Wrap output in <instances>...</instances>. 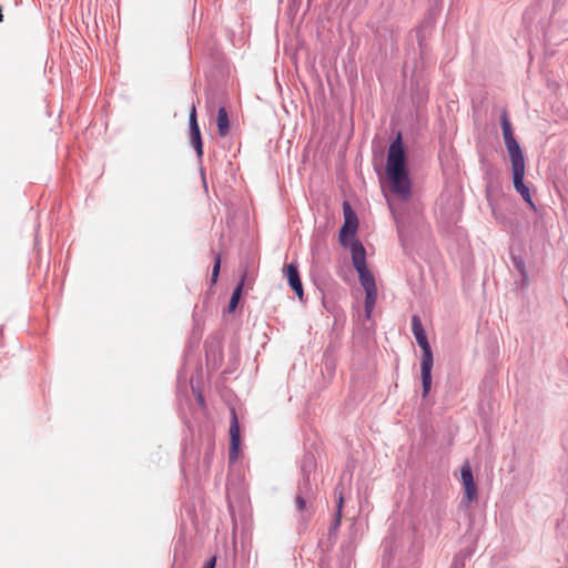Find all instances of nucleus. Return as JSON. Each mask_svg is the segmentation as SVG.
I'll return each mask as SVG.
<instances>
[{"label":"nucleus","instance_id":"f257e3e1","mask_svg":"<svg viewBox=\"0 0 568 568\" xmlns=\"http://www.w3.org/2000/svg\"><path fill=\"white\" fill-rule=\"evenodd\" d=\"M386 173L392 191L403 200H407L410 196V181L405 169V151L400 134L389 145Z\"/></svg>","mask_w":568,"mask_h":568},{"label":"nucleus","instance_id":"f03ea898","mask_svg":"<svg viewBox=\"0 0 568 568\" xmlns=\"http://www.w3.org/2000/svg\"><path fill=\"white\" fill-rule=\"evenodd\" d=\"M412 331L418 346L422 348L420 377L423 385V397H426L432 388V368L434 364L433 353L426 333L418 315L412 317Z\"/></svg>","mask_w":568,"mask_h":568},{"label":"nucleus","instance_id":"7ed1b4c3","mask_svg":"<svg viewBox=\"0 0 568 568\" xmlns=\"http://www.w3.org/2000/svg\"><path fill=\"white\" fill-rule=\"evenodd\" d=\"M513 172V183L515 190L521 195L524 201L532 209L536 210L535 203L531 199L528 186L524 183L526 164L525 158L510 161Z\"/></svg>","mask_w":568,"mask_h":568},{"label":"nucleus","instance_id":"20e7f679","mask_svg":"<svg viewBox=\"0 0 568 568\" xmlns=\"http://www.w3.org/2000/svg\"><path fill=\"white\" fill-rule=\"evenodd\" d=\"M500 125L503 131V138L505 141L506 149L508 151L510 161L524 158L521 148L516 141L511 128V123L508 119L507 111L504 110L500 114Z\"/></svg>","mask_w":568,"mask_h":568},{"label":"nucleus","instance_id":"39448f33","mask_svg":"<svg viewBox=\"0 0 568 568\" xmlns=\"http://www.w3.org/2000/svg\"><path fill=\"white\" fill-rule=\"evenodd\" d=\"M343 210L344 224L339 230V241L343 246H347L349 243L348 237L351 241H355L354 236L358 227V220L347 202L344 203Z\"/></svg>","mask_w":568,"mask_h":568},{"label":"nucleus","instance_id":"423d86ee","mask_svg":"<svg viewBox=\"0 0 568 568\" xmlns=\"http://www.w3.org/2000/svg\"><path fill=\"white\" fill-rule=\"evenodd\" d=\"M229 460L235 463L240 456L241 433L235 409L231 410Z\"/></svg>","mask_w":568,"mask_h":568},{"label":"nucleus","instance_id":"0eeeda50","mask_svg":"<svg viewBox=\"0 0 568 568\" xmlns=\"http://www.w3.org/2000/svg\"><path fill=\"white\" fill-rule=\"evenodd\" d=\"M189 123L191 143L195 149L197 156L201 158L203 154V143L201 138V131L197 124L195 105H193L190 111Z\"/></svg>","mask_w":568,"mask_h":568},{"label":"nucleus","instance_id":"6e6552de","mask_svg":"<svg viewBox=\"0 0 568 568\" xmlns=\"http://www.w3.org/2000/svg\"><path fill=\"white\" fill-rule=\"evenodd\" d=\"M462 481L465 489V498L468 503L477 498V486L474 481L473 471L468 463H465L460 469Z\"/></svg>","mask_w":568,"mask_h":568},{"label":"nucleus","instance_id":"1a4fd4ad","mask_svg":"<svg viewBox=\"0 0 568 568\" xmlns=\"http://www.w3.org/2000/svg\"><path fill=\"white\" fill-rule=\"evenodd\" d=\"M285 274L287 277V282L294 293L297 295L300 300H302L304 295L302 281L297 271V266L295 264H287L285 266Z\"/></svg>","mask_w":568,"mask_h":568},{"label":"nucleus","instance_id":"9d476101","mask_svg":"<svg viewBox=\"0 0 568 568\" xmlns=\"http://www.w3.org/2000/svg\"><path fill=\"white\" fill-rule=\"evenodd\" d=\"M347 246L351 248L352 261L355 270L357 271L367 267L366 251L363 244L358 241H351Z\"/></svg>","mask_w":568,"mask_h":568},{"label":"nucleus","instance_id":"9b49d317","mask_svg":"<svg viewBox=\"0 0 568 568\" xmlns=\"http://www.w3.org/2000/svg\"><path fill=\"white\" fill-rule=\"evenodd\" d=\"M216 124H217V132L219 135L224 138L229 135L231 131L230 120L226 112V109L224 106L219 108L217 115H216Z\"/></svg>","mask_w":568,"mask_h":568},{"label":"nucleus","instance_id":"f8f14e48","mask_svg":"<svg viewBox=\"0 0 568 568\" xmlns=\"http://www.w3.org/2000/svg\"><path fill=\"white\" fill-rule=\"evenodd\" d=\"M357 273H358L361 285L363 286L364 291L377 288L376 284H375L374 276L372 275V273L369 272V270L367 267L357 270Z\"/></svg>","mask_w":568,"mask_h":568},{"label":"nucleus","instance_id":"ddd939ff","mask_svg":"<svg viewBox=\"0 0 568 568\" xmlns=\"http://www.w3.org/2000/svg\"><path fill=\"white\" fill-rule=\"evenodd\" d=\"M245 277H246V273H244L242 275V278H241L240 283L237 284V286L234 288V291L232 293V296H231V300H230V303H229V312L230 313L234 312L235 308L237 307L239 301H240L241 295H242Z\"/></svg>","mask_w":568,"mask_h":568},{"label":"nucleus","instance_id":"4468645a","mask_svg":"<svg viewBox=\"0 0 568 568\" xmlns=\"http://www.w3.org/2000/svg\"><path fill=\"white\" fill-rule=\"evenodd\" d=\"M377 300V288L365 291V313L366 317L369 318L374 311L375 303Z\"/></svg>","mask_w":568,"mask_h":568},{"label":"nucleus","instance_id":"2eb2a0df","mask_svg":"<svg viewBox=\"0 0 568 568\" xmlns=\"http://www.w3.org/2000/svg\"><path fill=\"white\" fill-rule=\"evenodd\" d=\"M220 267H221V256L217 254L215 256V263H214V266L212 270V283H216L217 276L220 273Z\"/></svg>","mask_w":568,"mask_h":568},{"label":"nucleus","instance_id":"dca6fc26","mask_svg":"<svg viewBox=\"0 0 568 568\" xmlns=\"http://www.w3.org/2000/svg\"><path fill=\"white\" fill-rule=\"evenodd\" d=\"M342 506H343V497L339 496L338 498V503H337V514H336V518H335V524H334V528L338 527L339 524H341V516H342Z\"/></svg>","mask_w":568,"mask_h":568},{"label":"nucleus","instance_id":"f3484780","mask_svg":"<svg viewBox=\"0 0 568 568\" xmlns=\"http://www.w3.org/2000/svg\"><path fill=\"white\" fill-rule=\"evenodd\" d=\"M295 504H296V507L300 511H303L305 510L306 508V501L304 500L303 497L301 496H297L296 499H295Z\"/></svg>","mask_w":568,"mask_h":568},{"label":"nucleus","instance_id":"a211bd4d","mask_svg":"<svg viewBox=\"0 0 568 568\" xmlns=\"http://www.w3.org/2000/svg\"><path fill=\"white\" fill-rule=\"evenodd\" d=\"M215 562H216V558L213 557L203 566V568H214L215 567Z\"/></svg>","mask_w":568,"mask_h":568},{"label":"nucleus","instance_id":"6ab92c4d","mask_svg":"<svg viewBox=\"0 0 568 568\" xmlns=\"http://www.w3.org/2000/svg\"><path fill=\"white\" fill-rule=\"evenodd\" d=\"M3 20L2 8L0 7V22Z\"/></svg>","mask_w":568,"mask_h":568}]
</instances>
